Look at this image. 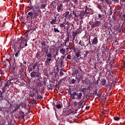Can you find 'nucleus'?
Instances as JSON below:
<instances>
[{
	"instance_id": "obj_1",
	"label": "nucleus",
	"mask_w": 125,
	"mask_h": 125,
	"mask_svg": "<svg viewBox=\"0 0 125 125\" xmlns=\"http://www.w3.org/2000/svg\"><path fill=\"white\" fill-rule=\"evenodd\" d=\"M19 46L18 47V49H22L24 48L25 46H27L28 44L27 42H28V37L27 36L21 37V39L19 40Z\"/></svg>"
},
{
	"instance_id": "obj_2",
	"label": "nucleus",
	"mask_w": 125,
	"mask_h": 125,
	"mask_svg": "<svg viewBox=\"0 0 125 125\" xmlns=\"http://www.w3.org/2000/svg\"><path fill=\"white\" fill-rule=\"evenodd\" d=\"M39 12H41V10L35 8V9H33V10L28 13L27 18H31V20L36 19L39 16Z\"/></svg>"
},
{
	"instance_id": "obj_3",
	"label": "nucleus",
	"mask_w": 125,
	"mask_h": 125,
	"mask_svg": "<svg viewBox=\"0 0 125 125\" xmlns=\"http://www.w3.org/2000/svg\"><path fill=\"white\" fill-rule=\"evenodd\" d=\"M46 54L47 56L46 61L45 62L46 66H50V62L52 61V54H51L50 53H48V51L46 52Z\"/></svg>"
},
{
	"instance_id": "obj_4",
	"label": "nucleus",
	"mask_w": 125,
	"mask_h": 125,
	"mask_svg": "<svg viewBox=\"0 0 125 125\" xmlns=\"http://www.w3.org/2000/svg\"><path fill=\"white\" fill-rule=\"evenodd\" d=\"M101 26H103L102 25V22L100 21H95L93 24L91 25V29H94V28H98L99 27H101Z\"/></svg>"
},
{
	"instance_id": "obj_5",
	"label": "nucleus",
	"mask_w": 125,
	"mask_h": 125,
	"mask_svg": "<svg viewBox=\"0 0 125 125\" xmlns=\"http://www.w3.org/2000/svg\"><path fill=\"white\" fill-rule=\"evenodd\" d=\"M30 76L32 78H37L38 80H40L41 79V73H40V72L33 71L30 73Z\"/></svg>"
},
{
	"instance_id": "obj_6",
	"label": "nucleus",
	"mask_w": 125,
	"mask_h": 125,
	"mask_svg": "<svg viewBox=\"0 0 125 125\" xmlns=\"http://www.w3.org/2000/svg\"><path fill=\"white\" fill-rule=\"evenodd\" d=\"M98 37H95L93 39V40H92V44H93V45H97V44H98Z\"/></svg>"
},
{
	"instance_id": "obj_7",
	"label": "nucleus",
	"mask_w": 125,
	"mask_h": 125,
	"mask_svg": "<svg viewBox=\"0 0 125 125\" xmlns=\"http://www.w3.org/2000/svg\"><path fill=\"white\" fill-rule=\"evenodd\" d=\"M57 9L58 12H62L63 11V4H61L57 7Z\"/></svg>"
},
{
	"instance_id": "obj_8",
	"label": "nucleus",
	"mask_w": 125,
	"mask_h": 125,
	"mask_svg": "<svg viewBox=\"0 0 125 125\" xmlns=\"http://www.w3.org/2000/svg\"><path fill=\"white\" fill-rule=\"evenodd\" d=\"M63 106V104L61 103V102L59 101L57 103V104L56 105V108L57 109H61V107Z\"/></svg>"
},
{
	"instance_id": "obj_9",
	"label": "nucleus",
	"mask_w": 125,
	"mask_h": 125,
	"mask_svg": "<svg viewBox=\"0 0 125 125\" xmlns=\"http://www.w3.org/2000/svg\"><path fill=\"white\" fill-rule=\"evenodd\" d=\"M70 12H72V11H71V10L67 9L66 10L65 16V18H68L69 17L71 16V14H70Z\"/></svg>"
},
{
	"instance_id": "obj_10",
	"label": "nucleus",
	"mask_w": 125,
	"mask_h": 125,
	"mask_svg": "<svg viewBox=\"0 0 125 125\" xmlns=\"http://www.w3.org/2000/svg\"><path fill=\"white\" fill-rule=\"evenodd\" d=\"M77 96V92L76 91H73L72 92V93H71L70 95V98L74 100V99H75V97Z\"/></svg>"
},
{
	"instance_id": "obj_11",
	"label": "nucleus",
	"mask_w": 125,
	"mask_h": 125,
	"mask_svg": "<svg viewBox=\"0 0 125 125\" xmlns=\"http://www.w3.org/2000/svg\"><path fill=\"white\" fill-rule=\"evenodd\" d=\"M76 96H77L76 99H77V100L80 101L82 99V97H83V93L80 92L77 94V93Z\"/></svg>"
},
{
	"instance_id": "obj_12",
	"label": "nucleus",
	"mask_w": 125,
	"mask_h": 125,
	"mask_svg": "<svg viewBox=\"0 0 125 125\" xmlns=\"http://www.w3.org/2000/svg\"><path fill=\"white\" fill-rule=\"evenodd\" d=\"M38 62H36L33 66V70H37V71H38V70H40V66L38 65Z\"/></svg>"
},
{
	"instance_id": "obj_13",
	"label": "nucleus",
	"mask_w": 125,
	"mask_h": 125,
	"mask_svg": "<svg viewBox=\"0 0 125 125\" xmlns=\"http://www.w3.org/2000/svg\"><path fill=\"white\" fill-rule=\"evenodd\" d=\"M79 44L80 45H81V46H84V47H85V46H87L88 45V44H86V45L85 46V45H84V42H83V41L80 40L79 42Z\"/></svg>"
},
{
	"instance_id": "obj_14",
	"label": "nucleus",
	"mask_w": 125,
	"mask_h": 125,
	"mask_svg": "<svg viewBox=\"0 0 125 125\" xmlns=\"http://www.w3.org/2000/svg\"><path fill=\"white\" fill-rule=\"evenodd\" d=\"M84 99L83 98L82 100L80 101V102H79V103L78 104L79 107H82V106H83V103H84Z\"/></svg>"
},
{
	"instance_id": "obj_15",
	"label": "nucleus",
	"mask_w": 125,
	"mask_h": 125,
	"mask_svg": "<svg viewBox=\"0 0 125 125\" xmlns=\"http://www.w3.org/2000/svg\"><path fill=\"white\" fill-rule=\"evenodd\" d=\"M79 12L78 11H73L72 14H73L75 16V17H79L80 16V14L77 13Z\"/></svg>"
},
{
	"instance_id": "obj_16",
	"label": "nucleus",
	"mask_w": 125,
	"mask_h": 125,
	"mask_svg": "<svg viewBox=\"0 0 125 125\" xmlns=\"http://www.w3.org/2000/svg\"><path fill=\"white\" fill-rule=\"evenodd\" d=\"M18 110L21 111V108L16 104L14 106V109L13 110V112H16V111H18Z\"/></svg>"
},
{
	"instance_id": "obj_17",
	"label": "nucleus",
	"mask_w": 125,
	"mask_h": 125,
	"mask_svg": "<svg viewBox=\"0 0 125 125\" xmlns=\"http://www.w3.org/2000/svg\"><path fill=\"white\" fill-rule=\"evenodd\" d=\"M72 60H74V61H75V62H76V63H78V62H79V61L80 60V59H79L78 58H77V57L74 56L73 57H72Z\"/></svg>"
},
{
	"instance_id": "obj_18",
	"label": "nucleus",
	"mask_w": 125,
	"mask_h": 125,
	"mask_svg": "<svg viewBox=\"0 0 125 125\" xmlns=\"http://www.w3.org/2000/svg\"><path fill=\"white\" fill-rule=\"evenodd\" d=\"M69 33L67 32V37L66 38V39L65 41V45L66 46H68V45H67V43H68V42H69Z\"/></svg>"
},
{
	"instance_id": "obj_19",
	"label": "nucleus",
	"mask_w": 125,
	"mask_h": 125,
	"mask_svg": "<svg viewBox=\"0 0 125 125\" xmlns=\"http://www.w3.org/2000/svg\"><path fill=\"white\" fill-rule=\"evenodd\" d=\"M3 93L1 90H0V101H1V100H3L4 99H3V96H2V95H3Z\"/></svg>"
},
{
	"instance_id": "obj_20",
	"label": "nucleus",
	"mask_w": 125,
	"mask_h": 125,
	"mask_svg": "<svg viewBox=\"0 0 125 125\" xmlns=\"http://www.w3.org/2000/svg\"><path fill=\"white\" fill-rule=\"evenodd\" d=\"M107 50V46H104L102 48V53H104Z\"/></svg>"
},
{
	"instance_id": "obj_21",
	"label": "nucleus",
	"mask_w": 125,
	"mask_h": 125,
	"mask_svg": "<svg viewBox=\"0 0 125 125\" xmlns=\"http://www.w3.org/2000/svg\"><path fill=\"white\" fill-rule=\"evenodd\" d=\"M20 116L19 117V119L21 118V117H24V112L22 110H20L19 112Z\"/></svg>"
},
{
	"instance_id": "obj_22",
	"label": "nucleus",
	"mask_w": 125,
	"mask_h": 125,
	"mask_svg": "<svg viewBox=\"0 0 125 125\" xmlns=\"http://www.w3.org/2000/svg\"><path fill=\"white\" fill-rule=\"evenodd\" d=\"M86 16V14L85 13V12L83 11H81V14H80V17L81 18H83V16Z\"/></svg>"
},
{
	"instance_id": "obj_23",
	"label": "nucleus",
	"mask_w": 125,
	"mask_h": 125,
	"mask_svg": "<svg viewBox=\"0 0 125 125\" xmlns=\"http://www.w3.org/2000/svg\"><path fill=\"white\" fill-rule=\"evenodd\" d=\"M21 48L19 49L18 51L16 53V54H15V57H17L18 56H19V55H20V51H21Z\"/></svg>"
},
{
	"instance_id": "obj_24",
	"label": "nucleus",
	"mask_w": 125,
	"mask_h": 125,
	"mask_svg": "<svg viewBox=\"0 0 125 125\" xmlns=\"http://www.w3.org/2000/svg\"><path fill=\"white\" fill-rule=\"evenodd\" d=\"M77 80H75V79H72L70 80V83H71V84H75Z\"/></svg>"
},
{
	"instance_id": "obj_25",
	"label": "nucleus",
	"mask_w": 125,
	"mask_h": 125,
	"mask_svg": "<svg viewBox=\"0 0 125 125\" xmlns=\"http://www.w3.org/2000/svg\"><path fill=\"white\" fill-rule=\"evenodd\" d=\"M56 23V17H55L54 19L52 20L51 21H50V24L53 25V24H55Z\"/></svg>"
},
{
	"instance_id": "obj_26",
	"label": "nucleus",
	"mask_w": 125,
	"mask_h": 125,
	"mask_svg": "<svg viewBox=\"0 0 125 125\" xmlns=\"http://www.w3.org/2000/svg\"><path fill=\"white\" fill-rule=\"evenodd\" d=\"M62 58H61V62H59V63L60 64L61 66H62V65H63V63L64 62V61H63V60L64 59V56H62Z\"/></svg>"
},
{
	"instance_id": "obj_27",
	"label": "nucleus",
	"mask_w": 125,
	"mask_h": 125,
	"mask_svg": "<svg viewBox=\"0 0 125 125\" xmlns=\"http://www.w3.org/2000/svg\"><path fill=\"white\" fill-rule=\"evenodd\" d=\"M104 27L105 28V29H109V23H108V22H105Z\"/></svg>"
},
{
	"instance_id": "obj_28",
	"label": "nucleus",
	"mask_w": 125,
	"mask_h": 125,
	"mask_svg": "<svg viewBox=\"0 0 125 125\" xmlns=\"http://www.w3.org/2000/svg\"><path fill=\"white\" fill-rule=\"evenodd\" d=\"M60 52H61L62 53V54H64V53H65V52H66V50L65 49L62 48V49H60Z\"/></svg>"
},
{
	"instance_id": "obj_29",
	"label": "nucleus",
	"mask_w": 125,
	"mask_h": 125,
	"mask_svg": "<svg viewBox=\"0 0 125 125\" xmlns=\"http://www.w3.org/2000/svg\"><path fill=\"white\" fill-rule=\"evenodd\" d=\"M37 97L36 98V99H37V100L39 99V100H42V99L43 98V97H42V96L41 95H37Z\"/></svg>"
},
{
	"instance_id": "obj_30",
	"label": "nucleus",
	"mask_w": 125,
	"mask_h": 125,
	"mask_svg": "<svg viewBox=\"0 0 125 125\" xmlns=\"http://www.w3.org/2000/svg\"><path fill=\"white\" fill-rule=\"evenodd\" d=\"M24 108L25 110L27 109V104L26 103H22L21 108Z\"/></svg>"
},
{
	"instance_id": "obj_31",
	"label": "nucleus",
	"mask_w": 125,
	"mask_h": 125,
	"mask_svg": "<svg viewBox=\"0 0 125 125\" xmlns=\"http://www.w3.org/2000/svg\"><path fill=\"white\" fill-rule=\"evenodd\" d=\"M101 83H102V84L103 85H105V84H106V80L105 79H102Z\"/></svg>"
},
{
	"instance_id": "obj_32",
	"label": "nucleus",
	"mask_w": 125,
	"mask_h": 125,
	"mask_svg": "<svg viewBox=\"0 0 125 125\" xmlns=\"http://www.w3.org/2000/svg\"><path fill=\"white\" fill-rule=\"evenodd\" d=\"M97 90H98V89H96L95 91V93H93V94H94V95H98V96L99 97L100 94H99V91H98V93H97Z\"/></svg>"
},
{
	"instance_id": "obj_33",
	"label": "nucleus",
	"mask_w": 125,
	"mask_h": 125,
	"mask_svg": "<svg viewBox=\"0 0 125 125\" xmlns=\"http://www.w3.org/2000/svg\"><path fill=\"white\" fill-rule=\"evenodd\" d=\"M54 31L55 33H59L60 32V30L58 29V28H54Z\"/></svg>"
},
{
	"instance_id": "obj_34",
	"label": "nucleus",
	"mask_w": 125,
	"mask_h": 125,
	"mask_svg": "<svg viewBox=\"0 0 125 125\" xmlns=\"http://www.w3.org/2000/svg\"><path fill=\"white\" fill-rule=\"evenodd\" d=\"M84 12L86 15H87V14H88V13H89V10H88V9H87V7H86Z\"/></svg>"
},
{
	"instance_id": "obj_35",
	"label": "nucleus",
	"mask_w": 125,
	"mask_h": 125,
	"mask_svg": "<svg viewBox=\"0 0 125 125\" xmlns=\"http://www.w3.org/2000/svg\"><path fill=\"white\" fill-rule=\"evenodd\" d=\"M47 88H48L49 89H51V88H52V84H51V83H50L49 84V85H47Z\"/></svg>"
},
{
	"instance_id": "obj_36",
	"label": "nucleus",
	"mask_w": 125,
	"mask_h": 125,
	"mask_svg": "<svg viewBox=\"0 0 125 125\" xmlns=\"http://www.w3.org/2000/svg\"><path fill=\"white\" fill-rule=\"evenodd\" d=\"M7 89V88L6 87H5V86H4V87H3L2 88V92L3 93H4L5 92V91H6V90Z\"/></svg>"
},
{
	"instance_id": "obj_37",
	"label": "nucleus",
	"mask_w": 125,
	"mask_h": 125,
	"mask_svg": "<svg viewBox=\"0 0 125 125\" xmlns=\"http://www.w3.org/2000/svg\"><path fill=\"white\" fill-rule=\"evenodd\" d=\"M63 71H64V69L63 68L61 69V71L60 72V76H63V75H64V73H63Z\"/></svg>"
},
{
	"instance_id": "obj_38",
	"label": "nucleus",
	"mask_w": 125,
	"mask_h": 125,
	"mask_svg": "<svg viewBox=\"0 0 125 125\" xmlns=\"http://www.w3.org/2000/svg\"><path fill=\"white\" fill-rule=\"evenodd\" d=\"M30 31H31V30H27L26 32L24 34L25 35L24 37H27V38H28V35H29V33H30Z\"/></svg>"
},
{
	"instance_id": "obj_39",
	"label": "nucleus",
	"mask_w": 125,
	"mask_h": 125,
	"mask_svg": "<svg viewBox=\"0 0 125 125\" xmlns=\"http://www.w3.org/2000/svg\"><path fill=\"white\" fill-rule=\"evenodd\" d=\"M105 1V4H106L107 5L110 4V0H104Z\"/></svg>"
},
{
	"instance_id": "obj_40",
	"label": "nucleus",
	"mask_w": 125,
	"mask_h": 125,
	"mask_svg": "<svg viewBox=\"0 0 125 125\" xmlns=\"http://www.w3.org/2000/svg\"><path fill=\"white\" fill-rule=\"evenodd\" d=\"M114 120L116 121H120V120H121V118H120V117H114Z\"/></svg>"
},
{
	"instance_id": "obj_41",
	"label": "nucleus",
	"mask_w": 125,
	"mask_h": 125,
	"mask_svg": "<svg viewBox=\"0 0 125 125\" xmlns=\"http://www.w3.org/2000/svg\"><path fill=\"white\" fill-rule=\"evenodd\" d=\"M22 104H23V103L21 102V103H20L19 104H16V105L20 108L21 107H22Z\"/></svg>"
},
{
	"instance_id": "obj_42",
	"label": "nucleus",
	"mask_w": 125,
	"mask_h": 125,
	"mask_svg": "<svg viewBox=\"0 0 125 125\" xmlns=\"http://www.w3.org/2000/svg\"><path fill=\"white\" fill-rule=\"evenodd\" d=\"M41 44H42V46H45V45H46V44H45V41H42L41 42Z\"/></svg>"
},
{
	"instance_id": "obj_43",
	"label": "nucleus",
	"mask_w": 125,
	"mask_h": 125,
	"mask_svg": "<svg viewBox=\"0 0 125 125\" xmlns=\"http://www.w3.org/2000/svg\"><path fill=\"white\" fill-rule=\"evenodd\" d=\"M77 34H78V33H77V31L76 32L73 31L72 32V36L76 37L77 36Z\"/></svg>"
},
{
	"instance_id": "obj_44",
	"label": "nucleus",
	"mask_w": 125,
	"mask_h": 125,
	"mask_svg": "<svg viewBox=\"0 0 125 125\" xmlns=\"http://www.w3.org/2000/svg\"><path fill=\"white\" fill-rule=\"evenodd\" d=\"M29 5H30V9H32V10H34V9H36L34 8V6H33V5H32V4L30 3Z\"/></svg>"
},
{
	"instance_id": "obj_45",
	"label": "nucleus",
	"mask_w": 125,
	"mask_h": 125,
	"mask_svg": "<svg viewBox=\"0 0 125 125\" xmlns=\"http://www.w3.org/2000/svg\"><path fill=\"white\" fill-rule=\"evenodd\" d=\"M98 17L99 18L101 19V20H102V19H103V15L102 16V15L100 14H98Z\"/></svg>"
},
{
	"instance_id": "obj_46",
	"label": "nucleus",
	"mask_w": 125,
	"mask_h": 125,
	"mask_svg": "<svg viewBox=\"0 0 125 125\" xmlns=\"http://www.w3.org/2000/svg\"><path fill=\"white\" fill-rule=\"evenodd\" d=\"M81 55V54H80V53L79 52H76V55L75 56H76V57H77L78 58H79V57Z\"/></svg>"
},
{
	"instance_id": "obj_47",
	"label": "nucleus",
	"mask_w": 125,
	"mask_h": 125,
	"mask_svg": "<svg viewBox=\"0 0 125 125\" xmlns=\"http://www.w3.org/2000/svg\"><path fill=\"white\" fill-rule=\"evenodd\" d=\"M41 56V54L40 53H37L36 55V58H40V57Z\"/></svg>"
},
{
	"instance_id": "obj_48",
	"label": "nucleus",
	"mask_w": 125,
	"mask_h": 125,
	"mask_svg": "<svg viewBox=\"0 0 125 125\" xmlns=\"http://www.w3.org/2000/svg\"><path fill=\"white\" fill-rule=\"evenodd\" d=\"M71 57H72V56H71V55H68L67 56V59H68V60H71Z\"/></svg>"
},
{
	"instance_id": "obj_49",
	"label": "nucleus",
	"mask_w": 125,
	"mask_h": 125,
	"mask_svg": "<svg viewBox=\"0 0 125 125\" xmlns=\"http://www.w3.org/2000/svg\"><path fill=\"white\" fill-rule=\"evenodd\" d=\"M64 24H65V21H63V22H62V23H61V24H60V26H61V27H62V28H63V27H64L65 25H64Z\"/></svg>"
},
{
	"instance_id": "obj_50",
	"label": "nucleus",
	"mask_w": 125,
	"mask_h": 125,
	"mask_svg": "<svg viewBox=\"0 0 125 125\" xmlns=\"http://www.w3.org/2000/svg\"><path fill=\"white\" fill-rule=\"evenodd\" d=\"M8 86H9V84L7 83H5V85H4V87H8Z\"/></svg>"
},
{
	"instance_id": "obj_51",
	"label": "nucleus",
	"mask_w": 125,
	"mask_h": 125,
	"mask_svg": "<svg viewBox=\"0 0 125 125\" xmlns=\"http://www.w3.org/2000/svg\"><path fill=\"white\" fill-rule=\"evenodd\" d=\"M74 74H75V75H78V74H79V70H76L74 71Z\"/></svg>"
},
{
	"instance_id": "obj_52",
	"label": "nucleus",
	"mask_w": 125,
	"mask_h": 125,
	"mask_svg": "<svg viewBox=\"0 0 125 125\" xmlns=\"http://www.w3.org/2000/svg\"><path fill=\"white\" fill-rule=\"evenodd\" d=\"M7 83L9 84V85H10V84H12V83H11V81L10 80L8 81Z\"/></svg>"
},
{
	"instance_id": "obj_53",
	"label": "nucleus",
	"mask_w": 125,
	"mask_h": 125,
	"mask_svg": "<svg viewBox=\"0 0 125 125\" xmlns=\"http://www.w3.org/2000/svg\"><path fill=\"white\" fill-rule=\"evenodd\" d=\"M45 5H46L45 4H42L41 5V7H42V8H44L45 7Z\"/></svg>"
},
{
	"instance_id": "obj_54",
	"label": "nucleus",
	"mask_w": 125,
	"mask_h": 125,
	"mask_svg": "<svg viewBox=\"0 0 125 125\" xmlns=\"http://www.w3.org/2000/svg\"><path fill=\"white\" fill-rule=\"evenodd\" d=\"M35 96H37V94H35V93H33L32 94V97H35Z\"/></svg>"
},
{
	"instance_id": "obj_55",
	"label": "nucleus",
	"mask_w": 125,
	"mask_h": 125,
	"mask_svg": "<svg viewBox=\"0 0 125 125\" xmlns=\"http://www.w3.org/2000/svg\"><path fill=\"white\" fill-rule=\"evenodd\" d=\"M37 85L38 86L42 87V83H38Z\"/></svg>"
},
{
	"instance_id": "obj_56",
	"label": "nucleus",
	"mask_w": 125,
	"mask_h": 125,
	"mask_svg": "<svg viewBox=\"0 0 125 125\" xmlns=\"http://www.w3.org/2000/svg\"><path fill=\"white\" fill-rule=\"evenodd\" d=\"M35 94H36L37 95H39V89H37L36 90V92H35Z\"/></svg>"
},
{
	"instance_id": "obj_57",
	"label": "nucleus",
	"mask_w": 125,
	"mask_h": 125,
	"mask_svg": "<svg viewBox=\"0 0 125 125\" xmlns=\"http://www.w3.org/2000/svg\"><path fill=\"white\" fill-rule=\"evenodd\" d=\"M110 13L109 14V16L112 15V14H113V12L112 11V10H111V8L110 9Z\"/></svg>"
},
{
	"instance_id": "obj_58",
	"label": "nucleus",
	"mask_w": 125,
	"mask_h": 125,
	"mask_svg": "<svg viewBox=\"0 0 125 125\" xmlns=\"http://www.w3.org/2000/svg\"><path fill=\"white\" fill-rule=\"evenodd\" d=\"M68 93H69V94H70V95H71V93H72V90H68Z\"/></svg>"
},
{
	"instance_id": "obj_59",
	"label": "nucleus",
	"mask_w": 125,
	"mask_h": 125,
	"mask_svg": "<svg viewBox=\"0 0 125 125\" xmlns=\"http://www.w3.org/2000/svg\"><path fill=\"white\" fill-rule=\"evenodd\" d=\"M112 1H114V2H119V0H112Z\"/></svg>"
},
{
	"instance_id": "obj_60",
	"label": "nucleus",
	"mask_w": 125,
	"mask_h": 125,
	"mask_svg": "<svg viewBox=\"0 0 125 125\" xmlns=\"http://www.w3.org/2000/svg\"><path fill=\"white\" fill-rule=\"evenodd\" d=\"M84 105H85V102H84L83 105L82 106V110H83V107H84Z\"/></svg>"
},
{
	"instance_id": "obj_61",
	"label": "nucleus",
	"mask_w": 125,
	"mask_h": 125,
	"mask_svg": "<svg viewBox=\"0 0 125 125\" xmlns=\"http://www.w3.org/2000/svg\"><path fill=\"white\" fill-rule=\"evenodd\" d=\"M89 108H90V106H86L85 109H86V110H88L89 109Z\"/></svg>"
},
{
	"instance_id": "obj_62",
	"label": "nucleus",
	"mask_w": 125,
	"mask_h": 125,
	"mask_svg": "<svg viewBox=\"0 0 125 125\" xmlns=\"http://www.w3.org/2000/svg\"><path fill=\"white\" fill-rule=\"evenodd\" d=\"M5 25V22H3L2 24V27L3 28V27H4Z\"/></svg>"
},
{
	"instance_id": "obj_63",
	"label": "nucleus",
	"mask_w": 125,
	"mask_h": 125,
	"mask_svg": "<svg viewBox=\"0 0 125 125\" xmlns=\"http://www.w3.org/2000/svg\"><path fill=\"white\" fill-rule=\"evenodd\" d=\"M77 81H78V83H80V81H81V78H78V79L77 80Z\"/></svg>"
},
{
	"instance_id": "obj_64",
	"label": "nucleus",
	"mask_w": 125,
	"mask_h": 125,
	"mask_svg": "<svg viewBox=\"0 0 125 125\" xmlns=\"http://www.w3.org/2000/svg\"><path fill=\"white\" fill-rule=\"evenodd\" d=\"M87 54V53H86V54H84V58H86Z\"/></svg>"
}]
</instances>
